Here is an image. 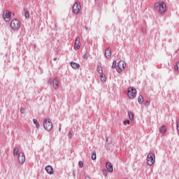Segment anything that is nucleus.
I'll use <instances>...</instances> for the list:
<instances>
[{"label": "nucleus", "instance_id": "nucleus-2", "mask_svg": "<svg viewBox=\"0 0 179 179\" xmlns=\"http://www.w3.org/2000/svg\"><path fill=\"white\" fill-rule=\"evenodd\" d=\"M155 160L156 157L155 156V153L150 152L147 156V164L148 166H153V164H155Z\"/></svg>", "mask_w": 179, "mask_h": 179}, {"label": "nucleus", "instance_id": "nucleus-36", "mask_svg": "<svg viewBox=\"0 0 179 179\" xmlns=\"http://www.w3.org/2000/svg\"><path fill=\"white\" fill-rule=\"evenodd\" d=\"M73 176L76 177V173L75 172V171H73Z\"/></svg>", "mask_w": 179, "mask_h": 179}, {"label": "nucleus", "instance_id": "nucleus-6", "mask_svg": "<svg viewBox=\"0 0 179 179\" xmlns=\"http://www.w3.org/2000/svg\"><path fill=\"white\" fill-rule=\"evenodd\" d=\"M127 95L129 99H135V97H136V90L134 89V87H129L128 89Z\"/></svg>", "mask_w": 179, "mask_h": 179}, {"label": "nucleus", "instance_id": "nucleus-15", "mask_svg": "<svg viewBox=\"0 0 179 179\" xmlns=\"http://www.w3.org/2000/svg\"><path fill=\"white\" fill-rule=\"evenodd\" d=\"M70 65L73 69H79V68H80V64L75 63L74 62H71Z\"/></svg>", "mask_w": 179, "mask_h": 179}, {"label": "nucleus", "instance_id": "nucleus-7", "mask_svg": "<svg viewBox=\"0 0 179 179\" xmlns=\"http://www.w3.org/2000/svg\"><path fill=\"white\" fill-rule=\"evenodd\" d=\"M80 8H82L80 3L76 2L72 7L73 13H74V15L79 14V12H80Z\"/></svg>", "mask_w": 179, "mask_h": 179}, {"label": "nucleus", "instance_id": "nucleus-19", "mask_svg": "<svg viewBox=\"0 0 179 179\" xmlns=\"http://www.w3.org/2000/svg\"><path fill=\"white\" fill-rule=\"evenodd\" d=\"M33 122H34V124H35L36 128L37 129H38V128H40V124H38V122L37 121V120L36 119H34L33 120Z\"/></svg>", "mask_w": 179, "mask_h": 179}, {"label": "nucleus", "instance_id": "nucleus-23", "mask_svg": "<svg viewBox=\"0 0 179 179\" xmlns=\"http://www.w3.org/2000/svg\"><path fill=\"white\" fill-rule=\"evenodd\" d=\"M124 125H129L131 124V121L129 120H126L123 122Z\"/></svg>", "mask_w": 179, "mask_h": 179}, {"label": "nucleus", "instance_id": "nucleus-1", "mask_svg": "<svg viewBox=\"0 0 179 179\" xmlns=\"http://www.w3.org/2000/svg\"><path fill=\"white\" fill-rule=\"evenodd\" d=\"M154 9L157 12H159L160 15H164L166 13V9H167V6L164 1H159L155 3Z\"/></svg>", "mask_w": 179, "mask_h": 179}, {"label": "nucleus", "instance_id": "nucleus-30", "mask_svg": "<svg viewBox=\"0 0 179 179\" xmlns=\"http://www.w3.org/2000/svg\"><path fill=\"white\" fill-rule=\"evenodd\" d=\"M178 68H179V62H178L174 66L175 71H178Z\"/></svg>", "mask_w": 179, "mask_h": 179}, {"label": "nucleus", "instance_id": "nucleus-35", "mask_svg": "<svg viewBox=\"0 0 179 179\" xmlns=\"http://www.w3.org/2000/svg\"><path fill=\"white\" fill-rule=\"evenodd\" d=\"M69 138H72V132L71 131L69 132Z\"/></svg>", "mask_w": 179, "mask_h": 179}, {"label": "nucleus", "instance_id": "nucleus-31", "mask_svg": "<svg viewBox=\"0 0 179 179\" xmlns=\"http://www.w3.org/2000/svg\"><path fill=\"white\" fill-rule=\"evenodd\" d=\"M150 104V101H146V102L144 103V106H145V107H148Z\"/></svg>", "mask_w": 179, "mask_h": 179}, {"label": "nucleus", "instance_id": "nucleus-18", "mask_svg": "<svg viewBox=\"0 0 179 179\" xmlns=\"http://www.w3.org/2000/svg\"><path fill=\"white\" fill-rule=\"evenodd\" d=\"M138 103H139V104H142L143 103V96L140 95L138 98Z\"/></svg>", "mask_w": 179, "mask_h": 179}, {"label": "nucleus", "instance_id": "nucleus-4", "mask_svg": "<svg viewBox=\"0 0 179 179\" xmlns=\"http://www.w3.org/2000/svg\"><path fill=\"white\" fill-rule=\"evenodd\" d=\"M43 128H45V129L48 131L52 129V122L50 119H45L43 121Z\"/></svg>", "mask_w": 179, "mask_h": 179}, {"label": "nucleus", "instance_id": "nucleus-38", "mask_svg": "<svg viewBox=\"0 0 179 179\" xmlns=\"http://www.w3.org/2000/svg\"><path fill=\"white\" fill-rule=\"evenodd\" d=\"M53 61H57V57H54Z\"/></svg>", "mask_w": 179, "mask_h": 179}, {"label": "nucleus", "instance_id": "nucleus-24", "mask_svg": "<svg viewBox=\"0 0 179 179\" xmlns=\"http://www.w3.org/2000/svg\"><path fill=\"white\" fill-rule=\"evenodd\" d=\"M101 82H106V76L101 74Z\"/></svg>", "mask_w": 179, "mask_h": 179}, {"label": "nucleus", "instance_id": "nucleus-20", "mask_svg": "<svg viewBox=\"0 0 179 179\" xmlns=\"http://www.w3.org/2000/svg\"><path fill=\"white\" fill-rule=\"evenodd\" d=\"M134 115L132 113V112H129V118L132 121L134 120Z\"/></svg>", "mask_w": 179, "mask_h": 179}, {"label": "nucleus", "instance_id": "nucleus-14", "mask_svg": "<svg viewBox=\"0 0 179 179\" xmlns=\"http://www.w3.org/2000/svg\"><path fill=\"white\" fill-rule=\"evenodd\" d=\"M106 169L109 173H113V171H114L113 164H111L110 162H106Z\"/></svg>", "mask_w": 179, "mask_h": 179}, {"label": "nucleus", "instance_id": "nucleus-11", "mask_svg": "<svg viewBox=\"0 0 179 179\" xmlns=\"http://www.w3.org/2000/svg\"><path fill=\"white\" fill-rule=\"evenodd\" d=\"M105 57L108 59H110L111 58V49L110 48H107L105 50Z\"/></svg>", "mask_w": 179, "mask_h": 179}, {"label": "nucleus", "instance_id": "nucleus-12", "mask_svg": "<svg viewBox=\"0 0 179 179\" xmlns=\"http://www.w3.org/2000/svg\"><path fill=\"white\" fill-rule=\"evenodd\" d=\"M59 87V81L58 80L57 78H55L53 79V87L54 89L57 90Z\"/></svg>", "mask_w": 179, "mask_h": 179}, {"label": "nucleus", "instance_id": "nucleus-39", "mask_svg": "<svg viewBox=\"0 0 179 179\" xmlns=\"http://www.w3.org/2000/svg\"><path fill=\"white\" fill-rule=\"evenodd\" d=\"M59 131L61 132V126L59 127Z\"/></svg>", "mask_w": 179, "mask_h": 179}, {"label": "nucleus", "instance_id": "nucleus-3", "mask_svg": "<svg viewBox=\"0 0 179 179\" xmlns=\"http://www.w3.org/2000/svg\"><path fill=\"white\" fill-rule=\"evenodd\" d=\"M10 26L13 31H17V30L20 29V22L19 20H17V19H15L11 22Z\"/></svg>", "mask_w": 179, "mask_h": 179}, {"label": "nucleus", "instance_id": "nucleus-37", "mask_svg": "<svg viewBox=\"0 0 179 179\" xmlns=\"http://www.w3.org/2000/svg\"><path fill=\"white\" fill-rule=\"evenodd\" d=\"M85 179H91V178H90V177L87 176V177L85 178Z\"/></svg>", "mask_w": 179, "mask_h": 179}, {"label": "nucleus", "instance_id": "nucleus-40", "mask_svg": "<svg viewBox=\"0 0 179 179\" xmlns=\"http://www.w3.org/2000/svg\"><path fill=\"white\" fill-rule=\"evenodd\" d=\"M85 30H88V28H87V27H85Z\"/></svg>", "mask_w": 179, "mask_h": 179}, {"label": "nucleus", "instance_id": "nucleus-28", "mask_svg": "<svg viewBox=\"0 0 179 179\" xmlns=\"http://www.w3.org/2000/svg\"><path fill=\"white\" fill-rule=\"evenodd\" d=\"M48 83V85H52L54 83V79L49 78Z\"/></svg>", "mask_w": 179, "mask_h": 179}, {"label": "nucleus", "instance_id": "nucleus-32", "mask_svg": "<svg viewBox=\"0 0 179 179\" xmlns=\"http://www.w3.org/2000/svg\"><path fill=\"white\" fill-rule=\"evenodd\" d=\"M83 59H87V52H85L83 55Z\"/></svg>", "mask_w": 179, "mask_h": 179}, {"label": "nucleus", "instance_id": "nucleus-29", "mask_svg": "<svg viewBox=\"0 0 179 179\" xmlns=\"http://www.w3.org/2000/svg\"><path fill=\"white\" fill-rule=\"evenodd\" d=\"M91 157H92V160H96V152H94L92 153Z\"/></svg>", "mask_w": 179, "mask_h": 179}, {"label": "nucleus", "instance_id": "nucleus-5", "mask_svg": "<svg viewBox=\"0 0 179 179\" xmlns=\"http://www.w3.org/2000/svg\"><path fill=\"white\" fill-rule=\"evenodd\" d=\"M126 66H127V64L125 63V62L122 60L119 61V62L117 63V71L118 72V73H121V72H122V71L125 69Z\"/></svg>", "mask_w": 179, "mask_h": 179}, {"label": "nucleus", "instance_id": "nucleus-21", "mask_svg": "<svg viewBox=\"0 0 179 179\" xmlns=\"http://www.w3.org/2000/svg\"><path fill=\"white\" fill-rule=\"evenodd\" d=\"M96 71H97V72H99V73H101V75L103 74V69H101V67L97 66V67H96Z\"/></svg>", "mask_w": 179, "mask_h": 179}, {"label": "nucleus", "instance_id": "nucleus-42", "mask_svg": "<svg viewBox=\"0 0 179 179\" xmlns=\"http://www.w3.org/2000/svg\"><path fill=\"white\" fill-rule=\"evenodd\" d=\"M125 179H128V178H125Z\"/></svg>", "mask_w": 179, "mask_h": 179}, {"label": "nucleus", "instance_id": "nucleus-13", "mask_svg": "<svg viewBox=\"0 0 179 179\" xmlns=\"http://www.w3.org/2000/svg\"><path fill=\"white\" fill-rule=\"evenodd\" d=\"M79 40H80V38L78 36L75 42V45H74L75 50H79V48H80V45H79V44H80V41H79Z\"/></svg>", "mask_w": 179, "mask_h": 179}, {"label": "nucleus", "instance_id": "nucleus-33", "mask_svg": "<svg viewBox=\"0 0 179 179\" xmlns=\"http://www.w3.org/2000/svg\"><path fill=\"white\" fill-rule=\"evenodd\" d=\"M20 113H21V114H24V108H21L20 109Z\"/></svg>", "mask_w": 179, "mask_h": 179}, {"label": "nucleus", "instance_id": "nucleus-41", "mask_svg": "<svg viewBox=\"0 0 179 179\" xmlns=\"http://www.w3.org/2000/svg\"><path fill=\"white\" fill-rule=\"evenodd\" d=\"M34 47H35L36 48V45H34Z\"/></svg>", "mask_w": 179, "mask_h": 179}, {"label": "nucleus", "instance_id": "nucleus-10", "mask_svg": "<svg viewBox=\"0 0 179 179\" xmlns=\"http://www.w3.org/2000/svg\"><path fill=\"white\" fill-rule=\"evenodd\" d=\"M45 170L48 173V174H50V176H52V174H54V169L50 165L45 166Z\"/></svg>", "mask_w": 179, "mask_h": 179}, {"label": "nucleus", "instance_id": "nucleus-16", "mask_svg": "<svg viewBox=\"0 0 179 179\" xmlns=\"http://www.w3.org/2000/svg\"><path fill=\"white\" fill-rule=\"evenodd\" d=\"M159 132L160 134H162V135H164V134H166V132H167V129L166 128V126L163 125L159 128Z\"/></svg>", "mask_w": 179, "mask_h": 179}, {"label": "nucleus", "instance_id": "nucleus-9", "mask_svg": "<svg viewBox=\"0 0 179 179\" xmlns=\"http://www.w3.org/2000/svg\"><path fill=\"white\" fill-rule=\"evenodd\" d=\"M17 159L20 164H24V162L26 161V157L24 155V153L20 152V154L18 155Z\"/></svg>", "mask_w": 179, "mask_h": 179}, {"label": "nucleus", "instance_id": "nucleus-25", "mask_svg": "<svg viewBox=\"0 0 179 179\" xmlns=\"http://www.w3.org/2000/svg\"><path fill=\"white\" fill-rule=\"evenodd\" d=\"M78 166L80 169H83V161H79L78 162Z\"/></svg>", "mask_w": 179, "mask_h": 179}, {"label": "nucleus", "instance_id": "nucleus-27", "mask_svg": "<svg viewBox=\"0 0 179 179\" xmlns=\"http://www.w3.org/2000/svg\"><path fill=\"white\" fill-rule=\"evenodd\" d=\"M115 66H117V61L115 60V61H113L112 66H111L112 69H114V68H115Z\"/></svg>", "mask_w": 179, "mask_h": 179}, {"label": "nucleus", "instance_id": "nucleus-34", "mask_svg": "<svg viewBox=\"0 0 179 179\" xmlns=\"http://www.w3.org/2000/svg\"><path fill=\"white\" fill-rule=\"evenodd\" d=\"M142 31L144 34H146V28H143Z\"/></svg>", "mask_w": 179, "mask_h": 179}, {"label": "nucleus", "instance_id": "nucleus-8", "mask_svg": "<svg viewBox=\"0 0 179 179\" xmlns=\"http://www.w3.org/2000/svg\"><path fill=\"white\" fill-rule=\"evenodd\" d=\"M11 16V13L9 10H6L3 13V18L4 20H6V22H7V20H10L12 17Z\"/></svg>", "mask_w": 179, "mask_h": 179}, {"label": "nucleus", "instance_id": "nucleus-22", "mask_svg": "<svg viewBox=\"0 0 179 179\" xmlns=\"http://www.w3.org/2000/svg\"><path fill=\"white\" fill-rule=\"evenodd\" d=\"M24 16L26 19H29L30 17V13H29V11H26L24 13Z\"/></svg>", "mask_w": 179, "mask_h": 179}, {"label": "nucleus", "instance_id": "nucleus-26", "mask_svg": "<svg viewBox=\"0 0 179 179\" xmlns=\"http://www.w3.org/2000/svg\"><path fill=\"white\" fill-rule=\"evenodd\" d=\"M102 173H103V175L105 177H107V175L108 174V172L106 171V169H103Z\"/></svg>", "mask_w": 179, "mask_h": 179}, {"label": "nucleus", "instance_id": "nucleus-17", "mask_svg": "<svg viewBox=\"0 0 179 179\" xmlns=\"http://www.w3.org/2000/svg\"><path fill=\"white\" fill-rule=\"evenodd\" d=\"M19 148H15L13 149V156L16 157V156H19Z\"/></svg>", "mask_w": 179, "mask_h": 179}]
</instances>
